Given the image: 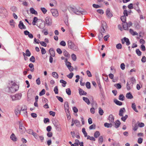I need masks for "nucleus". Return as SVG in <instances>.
I'll return each mask as SVG.
<instances>
[{"mask_svg": "<svg viewBox=\"0 0 146 146\" xmlns=\"http://www.w3.org/2000/svg\"><path fill=\"white\" fill-rule=\"evenodd\" d=\"M114 102L116 104L119 106H121L122 104V103L121 102L117 100H115Z\"/></svg>", "mask_w": 146, "mask_h": 146, "instance_id": "30", "label": "nucleus"}, {"mask_svg": "<svg viewBox=\"0 0 146 146\" xmlns=\"http://www.w3.org/2000/svg\"><path fill=\"white\" fill-rule=\"evenodd\" d=\"M80 94V95H86L87 93L84 91L82 89L80 88L79 89Z\"/></svg>", "mask_w": 146, "mask_h": 146, "instance_id": "15", "label": "nucleus"}, {"mask_svg": "<svg viewBox=\"0 0 146 146\" xmlns=\"http://www.w3.org/2000/svg\"><path fill=\"white\" fill-rule=\"evenodd\" d=\"M110 146H120V145L119 142L115 141L112 143Z\"/></svg>", "mask_w": 146, "mask_h": 146, "instance_id": "34", "label": "nucleus"}, {"mask_svg": "<svg viewBox=\"0 0 146 146\" xmlns=\"http://www.w3.org/2000/svg\"><path fill=\"white\" fill-rule=\"evenodd\" d=\"M120 19L121 21L123 23L126 22V17H125V16H121Z\"/></svg>", "mask_w": 146, "mask_h": 146, "instance_id": "39", "label": "nucleus"}, {"mask_svg": "<svg viewBox=\"0 0 146 146\" xmlns=\"http://www.w3.org/2000/svg\"><path fill=\"white\" fill-rule=\"evenodd\" d=\"M135 28L137 29H139L140 28L139 25V23L137 22H135L134 23Z\"/></svg>", "mask_w": 146, "mask_h": 146, "instance_id": "46", "label": "nucleus"}, {"mask_svg": "<svg viewBox=\"0 0 146 146\" xmlns=\"http://www.w3.org/2000/svg\"><path fill=\"white\" fill-rule=\"evenodd\" d=\"M114 86L115 87H116L117 89H120L121 87V85L119 83L115 84Z\"/></svg>", "mask_w": 146, "mask_h": 146, "instance_id": "43", "label": "nucleus"}, {"mask_svg": "<svg viewBox=\"0 0 146 146\" xmlns=\"http://www.w3.org/2000/svg\"><path fill=\"white\" fill-rule=\"evenodd\" d=\"M99 113L101 115H102L103 114L104 111L101 108H99Z\"/></svg>", "mask_w": 146, "mask_h": 146, "instance_id": "44", "label": "nucleus"}, {"mask_svg": "<svg viewBox=\"0 0 146 146\" xmlns=\"http://www.w3.org/2000/svg\"><path fill=\"white\" fill-rule=\"evenodd\" d=\"M100 32V33H105L106 31L104 27H102L101 28Z\"/></svg>", "mask_w": 146, "mask_h": 146, "instance_id": "61", "label": "nucleus"}, {"mask_svg": "<svg viewBox=\"0 0 146 146\" xmlns=\"http://www.w3.org/2000/svg\"><path fill=\"white\" fill-rule=\"evenodd\" d=\"M60 83L63 84H62V86L63 87H65L66 86V84H67V82L66 81L62 79L60 80Z\"/></svg>", "mask_w": 146, "mask_h": 146, "instance_id": "32", "label": "nucleus"}, {"mask_svg": "<svg viewBox=\"0 0 146 146\" xmlns=\"http://www.w3.org/2000/svg\"><path fill=\"white\" fill-rule=\"evenodd\" d=\"M106 15L108 18H110L112 17L113 15L111 12L110 9L109 8H108L106 9Z\"/></svg>", "mask_w": 146, "mask_h": 146, "instance_id": "8", "label": "nucleus"}, {"mask_svg": "<svg viewBox=\"0 0 146 146\" xmlns=\"http://www.w3.org/2000/svg\"><path fill=\"white\" fill-rule=\"evenodd\" d=\"M27 133L29 134L33 135V133H34L33 132V130L31 129H28L27 130Z\"/></svg>", "mask_w": 146, "mask_h": 146, "instance_id": "51", "label": "nucleus"}, {"mask_svg": "<svg viewBox=\"0 0 146 146\" xmlns=\"http://www.w3.org/2000/svg\"><path fill=\"white\" fill-rule=\"evenodd\" d=\"M136 80L135 78L133 77H132L130 80V81L128 82L132 86L135 83Z\"/></svg>", "mask_w": 146, "mask_h": 146, "instance_id": "16", "label": "nucleus"}, {"mask_svg": "<svg viewBox=\"0 0 146 146\" xmlns=\"http://www.w3.org/2000/svg\"><path fill=\"white\" fill-rule=\"evenodd\" d=\"M21 112L20 107L19 106H17L15 110V114L17 115L19 114H20Z\"/></svg>", "mask_w": 146, "mask_h": 146, "instance_id": "10", "label": "nucleus"}, {"mask_svg": "<svg viewBox=\"0 0 146 146\" xmlns=\"http://www.w3.org/2000/svg\"><path fill=\"white\" fill-rule=\"evenodd\" d=\"M125 42L126 43V45L127 46H129L130 44V42L129 40V39L125 37H124Z\"/></svg>", "mask_w": 146, "mask_h": 146, "instance_id": "33", "label": "nucleus"}, {"mask_svg": "<svg viewBox=\"0 0 146 146\" xmlns=\"http://www.w3.org/2000/svg\"><path fill=\"white\" fill-rule=\"evenodd\" d=\"M54 91L55 94H57L58 93V89L57 86H56L54 88Z\"/></svg>", "mask_w": 146, "mask_h": 146, "instance_id": "57", "label": "nucleus"}, {"mask_svg": "<svg viewBox=\"0 0 146 146\" xmlns=\"http://www.w3.org/2000/svg\"><path fill=\"white\" fill-rule=\"evenodd\" d=\"M30 61L33 62H35V58L34 56H32L30 58Z\"/></svg>", "mask_w": 146, "mask_h": 146, "instance_id": "56", "label": "nucleus"}, {"mask_svg": "<svg viewBox=\"0 0 146 146\" xmlns=\"http://www.w3.org/2000/svg\"><path fill=\"white\" fill-rule=\"evenodd\" d=\"M10 138L13 141H16L17 139L15 136L14 134L13 133H12L10 136Z\"/></svg>", "mask_w": 146, "mask_h": 146, "instance_id": "25", "label": "nucleus"}, {"mask_svg": "<svg viewBox=\"0 0 146 146\" xmlns=\"http://www.w3.org/2000/svg\"><path fill=\"white\" fill-rule=\"evenodd\" d=\"M70 11L73 12L74 13L78 15H85L87 13V12L85 10H84L82 11L80 10L75 7H70Z\"/></svg>", "mask_w": 146, "mask_h": 146, "instance_id": "2", "label": "nucleus"}, {"mask_svg": "<svg viewBox=\"0 0 146 146\" xmlns=\"http://www.w3.org/2000/svg\"><path fill=\"white\" fill-rule=\"evenodd\" d=\"M56 98L58 100L61 102H63V98L61 97L57 96H56Z\"/></svg>", "mask_w": 146, "mask_h": 146, "instance_id": "64", "label": "nucleus"}, {"mask_svg": "<svg viewBox=\"0 0 146 146\" xmlns=\"http://www.w3.org/2000/svg\"><path fill=\"white\" fill-rule=\"evenodd\" d=\"M2 14L5 17H7L8 14V12L6 9L4 7V9H3V13Z\"/></svg>", "mask_w": 146, "mask_h": 146, "instance_id": "21", "label": "nucleus"}, {"mask_svg": "<svg viewBox=\"0 0 146 146\" xmlns=\"http://www.w3.org/2000/svg\"><path fill=\"white\" fill-rule=\"evenodd\" d=\"M122 26L124 30H127L128 29V27L127 22H125L123 23L122 24Z\"/></svg>", "mask_w": 146, "mask_h": 146, "instance_id": "20", "label": "nucleus"}, {"mask_svg": "<svg viewBox=\"0 0 146 146\" xmlns=\"http://www.w3.org/2000/svg\"><path fill=\"white\" fill-rule=\"evenodd\" d=\"M26 55L27 56H30L31 55V53L28 49L26 51Z\"/></svg>", "mask_w": 146, "mask_h": 146, "instance_id": "45", "label": "nucleus"}, {"mask_svg": "<svg viewBox=\"0 0 146 146\" xmlns=\"http://www.w3.org/2000/svg\"><path fill=\"white\" fill-rule=\"evenodd\" d=\"M82 132L84 134V136L85 137H87V136H88L87 135V133L86 132L85 129L84 128H82Z\"/></svg>", "mask_w": 146, "mask_h": 146, "instance_id": "41", "label": "nucleus"}, {"mask_svg": "<svg viewBox=\"0 0 146 146\" xmlns=\"http://www.w3.org/2000/svg\"><path fill=\"white\" fill-rule=\"evenodd\" d=\"M64 108H69V105H68V102H65L64 105Z\"/></svg>", "mask_w": 146, "mask_h": 146, "instance_id": "62", "label": "nucleus"}, {"mask_svg": "<svg viewBox=\"0 0 146 146\" xmlns=\"http://www.w3.org/2000/svg\"><path fill=\"white\" fill-rule=\"evenodd\" d=\"M126 97L128 99H131L133 98V96L130 92L127 93L126 95Z\"/></svg>", "mask_w": 146, "mask_h": 146, "instance_id": "22", "label": "nucleus"}, {"mask_svg": "<svg viewBox=\"0 0 146 146\" xmlns=\"http://www.w3.org/2000/svg\"><path fill=\"white\" fill-rule=\"evenodd\" d=\"M52 76L54 78L57 79L58 78V75L56 72H53L52 73Z\"/></svg>", "mask_w": 146, "mask_h": 146, "instance_id": "31", "label": "nucleus"}, {"mask_svg": "<svg viewBox=\"0 0 146 146\" xmlns=\"http://www.w3.org/2000/svg\"><path fill=\"white\" fill-rule=\"evenodd\" d=\"M71 57L72 59L74 61H75L76 59V55L74 54H72L71 55Z\"/></svg>", "mask_w": 146, "mask_h": 146, "instance_id": "60", "label": "nucleus"}, {"mask_svg": "<svg viewBox=\"0 0 146 146\" xmlns=\"http://www.w3.org/2000/svg\"><path fill=\"white\" fill-rule=\"evenodd\" d=\"M131 107L136 112H138V111L137 110L136 106L135 103H133L132 104Z\"/></svg>", "mask_w": 146, "mask_h": 146, "instance_id": "27", "label": "nucleus"}, {"mask_svg": "<svg viewBox=\"0 0 146 146\" xmlns=\"http://www.w3.org/2000/svg\"><path fill=\"white\" fill-rule=\"evenodd\" d=\"M125 97L122 94L119 95V99L121 101H123L124 100Z\"/></svg>", "mask_w": 146, "mask_h": 146, "instance_id": "37", "label": "nucleus"}, {"mask_svg": "<svg viewBox=\"0 0 146 146\" xmlns=\"http://www.w3.org/2000/svg\"><path fill=\"white\" fill-rule=\"evenodd\" d=\"M45 23L48 26L51 25L52 24V19L50 17H47L45 19Z\"/></svg>", "mask_w": 146, "mask_h": 146, "instance_id": "6", "label": "nucleus"}, {"mask_svg": "<svg viewBox=\"0 0 146 146\" xmlns=\"http://www.w3.org/2000/svg\"><path fill=\"white\" fill-rule=\"evenodd\" d=\"M136 54L138 56H140L141 55V52L139 49H137L136 50Z\"/></svg>", "mask_w": 146, "mask_h": 146, "instance_id": "42", "label": "nucleus"}, {"mask_svg": "<svg viewBox=\"0 0 146 146\" xmlns=\"http://www.w3.org/2000/svg\"><path fill=\"white\" fill-rule=\"evenodd\" d=\"M40 9L42 13L44 14H45L47 11V10L44 7L41 8Z\"/></svg>", "mask_w": 146, "mask_h": 146, "instance_id": "53", "label": "nucleus"}, {"mask_svg": "<svg viewBox=\"0 0 146 146\" xmlns=\"http://www.w3.org/2000/svg\"><path fill=\"white\" fill-rule=\"evenodd\" d=\"M121 117V119L123 121L125 122V121L126 119L128 117V115H126L124 116H122Z\"/></svg>", "mask_w": 146, "mask_h": 146, "instance_id": "49", "label": "nucleus"}, {"mask_svg": "<svg viewBox=\"0 0 146 146\" xmlns=\"http://www.w3.org/2000/svg\"><path fill=\"white\" fill-rule=\"evenodd\" d=\"M7 88L9 92L13 93L18 90L19 87L15 82L11 81L9 82Z\"/></svg>", "mask_w": 146, "mask_h": 146, "instance_id": "1", "label": "nucleus"}, {"mask_svg": "<svg viewBox=\"0 0 146 146\" xmlns=\"http://www.w3.org/2000/svg\"><path fill=\"white\" fill-rule=\"evenodd\" d=\"M22 94H17L13 96H11V97L12 99V101L20 100L21 98Z\"/></svg>", "mask_w": 146, "mask_h": 146, "instance_id": "5", "label": "nucleus"}, {"mask_svg": "<svg viewBox=\"0 0 146 146\" xmlns=\"http://www.w3.org/2000/svg\"><path fill=\"white\" fill-rule=\"evenodd\" d=\"M68 45L69 48L74 50H78V47L71 40H68Z\"/></svg>", "mask_w": 146, "mask_h": 146, "instance_id": "3", "label": "nucleus"}, {"mask_svg": "<svg viewBox=\"0 0 146 146\" xmlns=\"http://www.w3.org/2000/svg\"><path fill=\"white\" fill-rule=\"evenodd\" d=\"M87 139H90V140L93 141H96V139L94 137H90L89 135H88L87 136Z\"/></svg>", "mask_w": 146, "mask_h": 146, "instance_id": "36", "label": "nucleus"}, {"mask_svg": "<svg viewBox=\"0 0 146 146\" xmlns=\"http://www.w3.org/2000/svg\"><path fill=\"white\" fill-rule=\"evenodd\" d=\"M129 32L133 36L135 35H137L138 33L136 31H134L132 29H130L129 30Z\"/></svg>", "mask_w": 146, "mask_h": 146, "instance_id": "26", "label": "nucleus"}, {"mask_svg": "<svg viewBox=\"0 0 146 146\" xmlns=\"http://www.w3.org/2000/svg\"><path fill=\"white\" fill-rule=\"evenodd\" d=\"M115 124V127L116 128H118L119 126L120 125L121 123L120 121L119 120H117L115 121L114 123H113Z\"/></svg>", "mask_w": 146, "mask_h": 146, "instance_id": "12", "label": "nucleus"}, {"mask_svg": "<svg viewBox=\"0 0 146 146\" xmlns=\"http://www.w3.org/2000/svg\"><path fill=\"white\" fill-rule=\"evenodd\" d=\"M96 125L94 124H92L91 125L90 127H89V129H95L96 128Z\"/></svg>", "mask_w": 146, "mask_h": 146, "instance_id": "59", "label": "nucleus"}, {"mask_svg": "<svg viewBox=\"0 0 146 146\" xmlns=\"http://www.w3.org/2000/svg\"><path fill=\"white\" fill-rule=\"evenodd\" d=\"M67 63L69 64L67 65V67L68 68L69 71L70 72L73 71L74 68H73L71 66V63L70 62H68Z\"/></svg>", "mask_w": 146, "mask_h": 146, "instance_id": "23", "label": "nucleus"}, {"mask_svg": "<svg viewBox=\"0 0 146 146\" xmlns=\"http://www.w3.org/2000/svg\"><path fill=\"white\" fill-rule=\"evenodd\" d=\"M104 126L107 128L111 127L112 126V124L111 123H105L104 124Z\"/></svg>", "mask_w": 146, "mask_h": 146, "instance_id": "35", "label": "nucleus"}, {"mask_svg": "<svg viewBox=\"0 0 146 146\" xmlns=\"http://www.w3.org/2000/svg\"><path fill=\"white\" fill-rule=\"evenodd\" d=\"M65 111L67 114V116L69 115L70 114V111L69 110V108H65Z\"/></svg>", "mask_w": 146, "mask_h": 146, "instance_id": "58", "label": "nucleus"}, {"mask_svg": "<svg viewBox=\"0 0 146 146\" xmlns=\"http://www.w3.org/2000/svg\"><path fill=\"white\" fill-rule=\"evenodd\" d=\"M63 54L64 55L68 58H69L70 57V55L69 53L65 50H64L63 51Z\"/></svg>", "mask_w": 146, "mask_h": 146, "instance_id": "18", "label": "nucleus"}, {"mask_svg": "<svg viewBox=\"0 0 146 146\" xmlns=\"http://www.w3.org/2000/svg\"><path fill=\"white\" fill-rule=\"evenodd\" d=\"M66 94L68 95L71 94V91L70 88H68L66 89Z\"/></svg>", "mask_w": 146, "mask_h": 146, "instance_id": "38", "label": "nucleus"}, {"mask_svg": "<svg viewBox=\"0 0 146 146\" xmlns=\"http://www.w3.org/2000/svg\"><path fill=\"white\" fill-rule=\"evenodd\" d=\"M49 52L50 54V56L52 57H54L55 56V53L54 51L52 48H50L49 50Z\"/></svg>", "mask_w": 146, "mask_h": 146, "instance_id": "17", "label": "nucleus"}, {"mask_svg": "<svg viewBox=\"0 0 146 146\" xmlns=\"http://www.w3.org/2000/svg\"><path fill=\"white\" fill-rule=\"evenodd\" d=\"M133 86L131 85V84L128 82H127L126 84L127 89L128 90H129L132 88Z\"/></svg>", "mask_w": 146, "mask_h": 146, "instance_id": "24", "label": "nucleus"}, {"mask_svg": "<svg viewBox=\"0 0 146 146\" xmlns=\"http://www.w3.org/2000/svg\"><path fill=\"white\" fill-rule=\"evenodd\" d=\"M45 93V90L44 89H43L40 92L39 95L40 96H42Z\"/></svg>", "mask_w": 146, "mask_h": 146, "instance_id": "48", "label": "nucleus"}, {"mask_svg": "<svg viewBox=\"0 0 146 146\" xmlns=\"http://www.w3.org/2000/svg\"><path fill=\"white\" fill-rule=\"evenodd\" d=\"M51 12L52 15L54 17H56L58 16V13L57 9H52Z\"/></svg>", "mask_w": 146, "mask_h": 146, "instance_id": "7", "label": "nucleus"}, {"mask_svg": "<svg viewBox=\"0 0 146 146\" xmlns=\"http://www.w3.org/2000/svg\"><path fill=\"white\" fill-rule=\"evenodd\" d=\"M18 27L21 29H26L25 26L23 24V23L21 21H20L18 25Z\"/></svg>", "mask_w": 146, "mask_h": 146, "instance_id": "9", "label": "nucleus"}, {"mask_svg": "<svg viewBox=\"0 0 146 146\" xmlns=\"http://www.w3.org/2000/svg\"><path fill=\"white\" fill-rule=\"evenodd\" d=\"M138 128V126L137 124H135L134 126L133 127V129L135 131H137Z\"/></svg>", "mask_w": 146, "mask_h": 146, "instance_id": "55", "label": "nucleus"}, {"mask_svg": "<svg viewBox=\"0 0 146 146\" xmlns=\"http://www.w3.org/2000/svg\"><path fill=\"white\" fill-rule=\"evenodd\" d=\"M30 13H31L32 14H34L35 15H36L38 14L37 12L36 11H35L33 7H31L30 8Z\"/></svg>", "mask_w": 146, "mask_h": 146, "instance_id": "19", "label": "nucleus"}, {"mask_svg": "<svg viewBox=\"0 0 146 146\" xmlns=\"http://www.w3.org/2000/svg\"><path fill=\"white\" fill-rule=\"evenodd\" d=\"M86 88L88 89H90L91 88V85H90V82H87L86 84Z\"/></svg>", "mask_w": 146, "mask_h": 146, "instance_id": "50", "label": "nucleus"}, {"mask_svg": "<svg viewBox=\"0 0 146 146\" xmlns=\"http://www.w3.org/2000/svg\"><path fill=\"white\" fill-rule=\"evenodd\" d=\"M19 131L21 134H24L26 131V129L23 125V123L22 121H20L19 122Z\"/></svg>", "mask_w": 146, "mask_h": 146, "instance_id": "4", "label": "nucleus"}, {"mask_svg": "<svg viewBox=\"0 0 146 146\" xmlns=\"http://www.w3.org/2000/svg\"><path fill=\"white\" fill-rule=\"evenodd\" d=\"M116 47L118 49H121L122 48V45L121 43H118L117 44Z\"/></svg>", "mask_w": 146, "mask_h": 146, "instance_id": "40", "label": "nucleus"}, {"mask_svg": "<svg viewBox=\"0 0 146 146\" xmlns=\"http://www.w3.org/2000/svg\"><path fill=\"white\" fill-rule=\"evenodd\" d=\"M109 120L110 123H114V118L113 115L112 114L110 115L109 117Z\"/></svg>", "mask_w": 146, "mask_h": 146, "instance_id": "13", "label": "nucleus"}, {"mask_svg": "<svg viewBox=\"0 0 146 146\" xmlns=\"http://www.w3.org/2000/svg\"><path fill=\"white\" fill-rule=\"evenodd\" d=\"M11 9L13 12H15L17 10V8L15 6H13L11 8Z\"/></svg>", "mask_w": 146, "mask_h": 146, "instance_id": "54", "label": "nucleus"}, {"mask_svg": "<svg viewBox=\"0 0 146 146\" xmlns=\"http://www.w3.org/2000/svg\"><path fill=\"white\" fill-rule=\"evenodd\" d=\"M25 110L23 111H21L20 114L24 116L25 117H27V110L26 109H25Z\"/></svg>", "mask_w": 146, "mask_h": 146, "instance_id": "14", "label": "nucleus"}, {"mask_svg": "<svg viewBox=\"0 0 146 146\" xmlns=\"http://www.w3.org/2000/svg\"><path fill=\"white\" fill-rule=\"evenodd\" d=\"M83 99L88 105H89L90 104V102L87 98L83 97Z\"/></svg>", "mask_w": 146, "mask_h": 146, "instance_id": "28", "label": "nucleus"}, {"mask_svg": "<svg viewBox=\"0 0 146 146\" xmlns=\"http://www.w3.org/2000/svg\"><path fill=\"white\" fill-rule=\"evenodd\" d=\"M100 135V133L98 131H96L94 134V136L95 138H97Z\"/></svg>", "mask_w": 146, "mask_h": 146, "instance_id": "29", "label": "nucleus"}, {"mask_svg": "<svg viewBox=\"0 0 146 146\" xmlns=\"http://www.w3.org/2000/svg\"><path fill=\"white\" fill-rule=\"evenodd\" d=\"M134 8L135 9L138 13H139L141 12V11L139 9V7H137L136 6H134Z\"/></svg>", "mask_w": 146, "mask_h": 146, "instance_id": "47", "label": "nucleus"}, {"mask_svg": "<svg viewBox=\"0 0 146 146\" xmlns=\"http://www.w3.org/2000/svg\"><path fill=\"white\" fill-rule=\"evenodd\" d=\"M125 112V110L124 108H123L120 109L119 115L120 116H123V113Z\"/></svg>", "mask_w": 146, "mask_h": 146, "instance_id": "11", "label": "nucleus"}, {"mask_svg": "<svg viewBox=\"0 0 146 146\" xmlns=\"http://www.w3.org/2000/svg\"><path fill=\"white\" fill-rule=\"evenodd\" d=\"M103 141V138L102 137V136H100L99 137V139H98L99 143H101Z\"/></svg>", "mask_w": 146, "mask_h": 146, "instance_id": "63", "label": "nucleus"}, {"mask_svg": "<svg viewBox=\"0 0 146 146\" xmlns=\"http://www.w3.org/2000/svg\"><path fill=\"white\" fill-rule=\"evenodd\" d=\"M74 75L72 72H70L69 74L67 75V76L70 79H71Z\"/></svg>", "mask_w": 146, "mask_h": 146, "instance_id": "52", "label": "nucleus"}]
</instances>
